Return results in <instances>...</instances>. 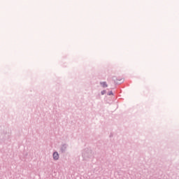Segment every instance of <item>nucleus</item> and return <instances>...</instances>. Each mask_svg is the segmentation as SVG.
<instances>
[{"mask_svg":"<svg viewBox=\"0 0 179 179\" xmlns=\"http://www.w3.org/2000/svg\"><path fill=\"white\" fill-rule=\"evenodd\" d=\"M53 159L55 160H58V159H59V155L58 154V152L53 153Z\"/></svg>","mask_w":179,"mask_h":179,"instance_id":"1","label":"nucleus"},{"mask_svg":"<svg viewBox=\"0 0 179 179\" xmlns=\"http://www.w3.org/2000/svg\"><path fill=\"white\" fill-rule=\"evenodd\" d=\"M100 85L102 86V87H108V85L106 82H101L100 83Z\"/></svg>","mask_w":179,"mask_h":179,"instance_id":"2","label":"nucleus"},{"mask_svg":"<svg viewBox=\"0 0 179 179\" xmlns=\"http://www.w3.org/2000/svg\"><path fill=\"white\" fill-rule=\"evenodd\" d=\"M106 93V91H102L101 94H104Z\"/></svg>","mask_w":179,"mask_h":179,"instance_id":"3","label":"nucleus"}]
</instances>
